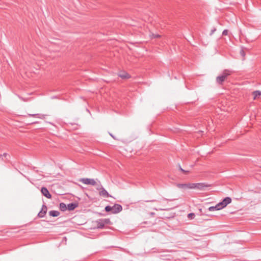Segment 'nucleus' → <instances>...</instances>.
Masks as SVG:
<instances>
[{"mask_svg":"<svg viewBox=\"0 0 261 261\" xmlns=\"http://www.w3.org/2000/svg\"><path fill=\"white\" fill-rule=\"evenodd\" d=\"M217 205H218V207L220 208V210H221L226 206L222 201L221 202L218 203L217 204Z\"/></svg>","mask_w":261,"mask_h":261,"instance_id":"6ab92c4d","label":"nucleus"},{"mask_svg":"<svg viewBox=\"0 0 261 261\" xmlns=\"http://www.w3.org/2000/svg\"><path fill=\"white\" fill-rule=\"evenodd\" d=\"M195 214L193 213H190L188 215V218L190 220L193 219L195 218Z\"/></svg>","mask_w":261,"mask_h":261,"instance_id":"aec40b11","label":"nucleus"},{"mask_svg":"<svg viewBox=\"0 0 261 261\" xmlns=\"http://www.w3.org/2000/svg\"><path fill=\"white\" fill-rule=\"evenodd\" d=\"M60 210L61 211L64 212L67 210V205L65 203L62 202L60 203Z\"/></svg>","mask_w":261,"mask_h":261,"instance_id":"2eb2a0df","label":"nucleus"},{"mask_svg":"<svg viewBox=\"0 0 261 261\" xmlns=\"http://www.w3.org/2000/svg\"><path fill=\"white\" fill-rule=\"evenodd\" d=\"M78 204L76 203H70L67 205V210L69 211L74 210L77 207Z\"/></svg>","mask_w":261,"mask_h":261,"instance_id":"9b49d317","label":"nucleus"},{"mask_svg":"<svg viewBox=\"0 0 261 261\" xmlns=\"http://www.w3.org/2000/svg\"><path fill=\"white\" fill-rule=\"evenodd\" d=\"M216 28H214L213 30H212L210 35H212V34H213V33L216 31Z\"/></svg>","mask_w":261,"mask_h":261,"instance_id":"393cba45","label":"nucleus"},{"mask_svg":"<svg viewBox=\"0 0 261 261\" xmlns=\"http://www.w3.org/2000/svg\"><path fill=\"white\" fill-rule=\"evenodd\" d=\"M96 223L97 228L102 229L106 224H110L111 221L109 219H99L96 221Z\"/></svg>","mask_w":261,"mask_h":261,"instance_id":"7ed1b4c3","label":"nucleus"},{"mask_svg":"<svg viewBox=\"0 0 261 261\" xmlns=\"http://www.w3.org/2000/svg\"><path fill=\"white\" fill-rule=\"evenodd\" d=\"M79 181L85 185H91L94 186L96 184V182L94 180V179L84 178L80 179Z\"/></svg>","mask_w":261,"mask_h":261,"instance_id":"20e7f679","label":"nucleus"},{"mask_svg":"<svg viewBox=\"0 0 261 261\" xmlns=\"http://www.w3.org/2000/svg\"><path fill=\"white\" fill-rule=\"evenodd\" d=\"M47 207L45 204H43L41 211L38 214V217L39 218H43L46 215Z\"/></svg>","mask_w":261,"mask_h":261,"instance_id":"0eeeda50","label":"nucleus"},{"mask_svg":"<svg viewBox=\"0 0 261 261\" xmlns=\"http://www.w3.org/2000/svg\"><path fill=\"white\" fill-rule=\"evenodd\" d=\"M119 76L123 79H127L130 77V75L126 72H123L119 74Z\"/></svg>","mask_w":261,"mask_h":261,"instance_id":"f8f14e48","label":"nucleus"},{"mask_svg":"<svg viewBox=\"0 0 261 261\" xmlns=\"http://www.w3.org/2000/svg\"><path fill=\"white\" fill-rule=\"evenodd\" d=\"M222 201L223 202L225 205L226 206L228 204L230 203L231 202V198L229 197H225Z\"/></svg>","mask_w":261,"mask_h":261,"instance_id":"4468645a","label":"nucleus"},{"mask_svg":"<svg viewBox=\"0 0 261 261\" xmlns=\"http://www.w3.org/2000/svg\"><path fill=\"white\" fill-rule=\"evenodd\" d=\"M28 115L30 117H36V118H40L41 119H44L45 117V115L40 114H28Z\"/></svg>","mask_w":261,"mask_h":261,"instance_id":"1a4fd4ad","label":"nucleus"},{"mask_svg":"<svg viewBox=\"0 0 261 261\" xmlns=\"http://www.w3.org/2000/svg\"><path fill=\"white\" fill-rule=\"evenodd\" d=\"M208 211H211V212H212V211H217V210H220V208L218 207L217 204H216L215 206H210L208 208Z\"/></svg>","mask_w":261,"mask_h":261,"instance_id":"f3484780","label":"nucleus"},{"mask_svg":"<svg viewBox=\"0 0 261 261\" xmlns=\"http://www.w3.org/2000/svg\"><path fill=\"white\" fill-rule=\"evenodd\" d=\"M179 169L181 171H182L183 173H188L189 171H186L185 170H184L182 168H181V167L179 168Z\"/></svg>","mask_w":261,"mask_h":261,"instance_id":"b1692460","label":"nucleus"},{"mask_svg":"<svg viewBox=\"0 0 261 261\" xmlns=\"http://www.w3.org/2000/svg\"><path fill=\"white\" fill-rule=\"evenodd\" d=\"M28 115L30 117H36V118H40L41 119H44L45 117V115L40 114H28Z\"/></svg>","mask_w":261,"mask_h":261,"instance_id":"9d476101","label":"nucleus"},{"mask_svg":"<svg viewBox=\"0 0 261 261\" xmlns=\"http://www.w3.org/2000/svg\"><path fill=\"white\" fill-rule=\"evenodd\" d=\"M112 207L110 205H107L105 207V210L107 212H112Z\"/></svg>","mask_w":261,"mask_h":261,"instance_id":"412c9836","label":"nucleus"},{"mask_svg":"<svg viewBox=\"0 0 261 261\" xmlns=\"http://www.w3.org/2000/svg\"><path fill=\"white\" fill-rule=\"evenodd\" d=\"M49 215L51 217H58L60 215V212L58 211H50L49 212Z\"/></svg>","mask_w":261,"mask_h":261,"instance_id":"ddd939ff","label":"nucleus"},{"mask_svg":"<svg viewBox=\"0 0 261 261\" xmlns=\"http://www.w3.org/2000/svg\"><path fill=\"white\" fill-rule=\"evenodd\" d=\"M240 54L242 57H244L245 55V51L243 50V49H241L240 51Z\"/></svg>","mask_w":261,"mask_h":261,"instance_id":"5701e85b","label":"nucleus"},{"mask_svg":"<svg viewBox=\"0 0 261 261\" xmlns=\"http://www.w3.org/2000/svg\"><path fill=\"white\" fill-rule=\"evenodd\" d=\"M228 32L227 30H224L222 32V35L225 36L227 35L228 34Z\"/></svg>","mask_w":261,"mask_h":261,"instance_id":"4be33fe9","label":"nucleus"},{"mask_svg":"<svg viewBox=\"0 0 261 261\" xmlns=\"http://www.w3.org/2000/svg\"><path fill=\"white\" fill-rule=\"evenodd\" d=\"M96 189L99 191V194L100 196L106 198L112 197L103 187H101L100 188H97Z\"/></svg>","mask_w":261,"mask_h":261,"instance_id":"39448f33","label":"nucleus"},{"mask_svg":"<svg viewBox=\"0 0 261 261\" xmlns=\"http://www.w3.org/2000/svg\"><path fill=\"white\" fill-rule=\"evenodd\" d=\"M38 122H32V123H37Z\"/></svg>","mask_w":261,"mask_h":261,"instance_id":"c85d7f7f","label":"nucleus"},{"mask_svg":"<svg viewBox=\"0 0 261 261\" xmlns=\"http://www.w3.org/2000/svg\"><path fill=\"white\" fill-rule=\"evenodd\" d=\"M153 37L154 38H158V37H159L160 36L159 35H153Z\"/></svg>","mask_w":261,"mask_h":261,"instance_id":"a878e982","label":"nucleus"},{"mask_svg":"<svg viewBox=\"0 0 261 261\" xmlns=\"http://www.w3.org/2000/svg\"><path fill=\"white\" fill-rule=\"evenodd\" d=\"M112 207V214H118L122 211V207L119 204H115Z\"/></svg>","mask_w":261,"mask_h":261,"instance_id":"423d86ee","label":"nucleus"},{"mask_svg":"<svg viewBox=\"0 0 261 261\" xmlns=\"http://www.w3.org/2000/svg\"><path fill=\"white\" fill-rule=\"evenodd\" d=\"M177 187L179 188H182V189H186V188H189V184H178L177 185Z\"/></svg>","mask_w":261,"mask_h":261,"instance_id":"dca6fc26","label":"nucleus"},{"mask_svg":"<svg viewBox=\"0 0 261 261\" xmlns=\"http://www.w3.org/2000/svg\"><path fill=\"white\" fill-rule=\"evenodd\" d=\"M253 95L254 96V99H255L257 97L261 95V91H255L253 92Z\"/></svg>","mask_w":261,"mask_h":261,"instance_id":"a211bd4d","label":"nucleus"},{"mask_svg":"<svg viewBox=\"0 0 261 261\" xmlns=\"http://www.w3.org/2000/svg\"><path fill=\"white\" fill-rule=\"evenodd\" d=\"M189 189H197L200 190L204 189V188L210 187V185L204 182L189 184Z\"/></svg>","mask_w":261,"mask_h":261,"instance_id":"f03ea898","label":"nucleus"},{"mask_svg":"<svg viewBox=\"0 0 261 261\" xmlns=\"http://www.w3.org/2000/svg\"><path fill=\"white\" fill-rule=\"evenodd\" d=\"M3 155L4 156H6L7 155V153H4Z\"/></svg>","mask_w":261,"mask_h":261,"instance_id":"cd10ccee","label":"nucleus"},{"mask_svg":"<svg viewBox=\"0 0 261 261\" xmlns=\"http://www.w3.org/2000/svg\"><path fill=\"white\" fill-rule=\"evenodd\" d=\"M41 192L42 195H43L45 197L47 198H51V195L49 193L47 189L45 187H42L41 189Z\"/></svg>","mask_w":261,"mask_h":261,"instance_id":"6e6552de","label":"nucleus"},{"mask_svg":"<svg viewBox=\"0 0 261 261\" xmlns=\"http://www.w3.org/2000/svg\"><path fill=\"white\" fill-rule=\"evenodd\" d=\"M232 73L231 70L225 69L221 74L216 77V82L219 85H222L224 82L227 79V77Z\"/></svg>","mask_w":261,"mask_h":261,"instance_id":"f257e3e1","label":"nucleus"},{"mask_svg":"<svg viewBox=\"0 0 261 261\" xmlns=\"http://www.w3.org/2000/svg\"><path fill=\"white\" fill-rule=\"evenodd\" d=\"M110 135H111V136L112 138H113L114 139H115V138L114 137V136L112 134H110Z\"/></svg>","mask_w":261,"mask_h":261,"instance_id":"bb28decb","label":"nucleus"}]
</instances>
